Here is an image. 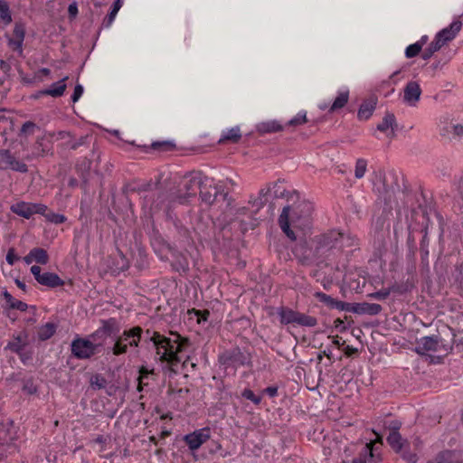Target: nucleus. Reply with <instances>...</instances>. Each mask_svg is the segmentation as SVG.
<instances>
[{"mask_svg": "<svg viewBox=\"0 0 463 463\" xmlns=\"http://www.w3.org/2000/svg\"><path fill=\"white\" fill-rule=\"evenodd\" d=\"M428 463H463V453L458 450H443L433 461Z\"/></svg>", "mask_w": 463, "mask_h": 463, "instance_id": "15", "label": "nucleus"}, {"mask_svg": "<svg viewBox=\"0 0 463 463\" xmlns=\"http://www.w3.org/2000/svg\"><path fill=\"white\" fill-rule=\"evenodd\" d=\"M210 433L209 428H203L186 434L184 440L191 450H196L210 439Z\"/></svg>", "mask_w": 463, "mask_h": 463, "instance_id": "11", "label": "nucleus"}, {"mask_svg": "<svg viewBox=\"0 0 463 463\" xmlns=\"http://www.w3.org/2000/svg\"><path fill=\"white\" fill-rule=\"evenodd\" d=\"M273 194L277 198L287 199V204L283 206L279 217V224L288 239L296 241L297 235L293 229L305 232L311 228L314 206L310 202L300 199L296 191H287L281 181L274 183Z\"/></svg>", "mask_w": 463, "mask_h": 463, "instance_id": "1", "label": "nucleus"}, {"mask_svg": "<svg viewBox=\"0 0 463 463\" xmlns=\"http://www.w3.org/2000/svg\"><path fill=\"white\" fill-rule=\"evenodd\" d=\"M33 255V260L39 264L45 265L49 262V255L43 248H33L31 250Z\"/></svg>", "mask_w": 463, "mask_h": 463, "instance_id": "35", "label": "nucleus"}, {"mask_svg": "<svg viewBox=\"0 0 463 463\" xmlns=\"http://www.w3.org/2000/svg\"><path fill=\"white\" fill-rule=\"evenodd\" d=\"M367 169V162L365 159L359 158L356 160L355 168H354V176L357 179H361L364 177Z\"/></svg>", "mask_w": 463, "mask_h": 463, "instance_id": "40", "label": "nucleus"}, {"mask_svg": "<svg viewBox=\"0 0 463 463\" xmlns=\"http://www.w3.org/2000/svg\"><path fill=\"white\" fill-rule=\"evenodd\" d=\"M203 181L201 172H194L185 175L179 184L178 189L170 194L171 200L178 203H186L190 198L196 195V190L201 187Z\"/></svg>", "mask_w": 463, "mask_h": 463, "instance_id": "3", "label": "nucleus"}, {"mask_svg": "<svg viewBox=\"0 0 463 463\" xmlns=\"http://www.w3.org/2000/svg\"><path fill=\"white\" fill-rule=\"evenodd\" d=\"M14 39H17V48H22L23 42L25 35V29L22 24H15L14 31Z\"/></svg>", "mask_w": 463, "mask_h": 463, "instance_id": "39", "label": "nucleus"}, {"mask_svg": "<svg viewBox=\"0 0 463 463\" xmlns=\"http://www.w3.org/2000/svg\"><path fill=\"white\" fill-rule=\"evenodd\" d=\"M220 362L226 365L236 366L238 364H244L246 357L242 354L240 349H234L227 352L220 356Z\"/></svg>", "mask_w": 463, "mask_h": 463, "instance_id": "16", "label": "nucleus"}, {"mask_svg": "<svg viewBox=\"0 0 463 463\" xmlns=\"http://www.w3.org/2000/svg\"><path fill=\"white\" fill-rule=\"evenodd\" d=\"M3 297L5 300L6 301V304L8 307L12 309H17L20 311H25L28 307L27 304L15 299L8 291H5L3 293Z\"/></svg>", "mask_w": 463, "mask_h": 463, "instance_id": "29", "label": "nucleus"}, {"mask_svg": "<svg viewBox=\"0 0 463 463\" xmlns=\"http://www.w3.org/2000/svg\"><path fill=\"white\" fill-rule=\"evenodd\" d=\"M293 254L303 265H312L321 262L319 254L317 252V246L313 238H300L293 248Z\"/></svg>", "mask_w": 463, "mask_h": 463, "instance_id": "5", "label": "nucleus"}, {"mask_svg": "<svg viewBox=\"0 0 463 463\" xmlns=\"http://www.w3.org/2000/svg\"><path fill=\"white\" fill-rule=\"evenodd\" d=\"M45 217L48 221L56 224L62 223L66 220V218L63 215L57 214L54 213H47L45 214Z\"/></svg>", "mask_w": 463, "mask_h": 463, "instance_id": "49", "label": "nucleus"}, {"mask_svg": "<svg viewBox=\"0 0 463 463\" xmlns=\"http://www.w3.org/2000/svg\"><path fill=\"white\" fill-rule=\"evenodd\" d=\"M315 297L318 301H320V302L324 303L325 305H326L327 307L333 308L335 299L333 298L331 296L326 295L323 292H316Z\"/></svg>", "mask_w": 463, "mask_h": 463, "instance_id": "43", "label": "nucleus"}, {"mask_svg": "<svg viewBox=\"0 0 463 463\" xmlns=\"http://www.w3.org/2000/svg\"><path fill=\"white\" fill-rule=\"evenodd\" d=\"M11 211L19 216L29 219L34 213L45 214L47 206L42 203L19 202L11 206Z\"/></svg>", "mask_w": 463, "mask_h": 463, "instance_id": "9", "label": "nucleus"}, {"mask_svg": "<svg viewBox=\"0 0 463 463\" xmlns=\"http://www.w3.org/2000/svg\"><path fill=\"white\" fill-rule=\"evenodd\" d=\"M337 231L331 230L314 237L317 246V252L319 254L321 262L337 251Z\"/></svg>", "mask_w": 463, "mask_h": 463, "instance_id": "6", "label": "nucleus"}, {"mask_svg": "<svg viewBox=\"0 0 463 463\" xmlns=\"http://www.w3.org/2000/svg\"><path fill=\"white\" fill-rule=\"evenodd\" d=\"M38 283L49 288H57L64 285V281L52 272L43 273Z\"/></svg>", "mask_w": 463, "mask_h": 463, "instance_id": "23", "label": "nucleus"}, {"mask_svg": "<svg viewBox=\"0 0 463 463\" xmlns=\"http://www.w3.org/2000/svg\"><path fill=\"white\" fill-rule=\"evenodd\" d=\"M155 252L161 258V260H169L172 251L175 249L164 240H155L153 242Z\"/></svg>", "mask_w": 463, "mask_h": 463, "instance_id": "19", "label": "nucleus"}, {"mask_svg": "<svg viewBox=\"0 0 463 463\" xmlns=\"http://www.w3.org/2000/svg\"><path fill=\"white\" fill-rule=\"evenodd\" d=\"M462 23L460 21H454L447 28H444L439 32L435 37L436 40H439V43L444 45L446 43L452 41L457 33L461 30Z\"/></svg>", "mask_w": 463, "mask_h": 463, "instance_id": "13", "label": "nucleus"}, {"mask_svg": "<svg viewBox=\"0 0 463 463\" xmlns=\"http://www.w3.org/2000/svg\"><path fill=\"white\" fill-rule=\"evenodd\" d=\"M120 261L121 265L117 269L118 271L125 270L126 269L128 268V262L123 256L120 257Z\"/></svg>", "mask_w": 463, "mask_h": 463, "instance_id": "64", "label": "nucleus"}, {"mask_svg": "<svg viewBox=\"0 0 463 463\" xmlns=\"http://www.w3.org/2000/svg\"><path fill=\"white\" fill-rule=\"evenodd\" d=\"M307 121L306 113H299L288 121L289 126L303 125Z\"/></svg>", "mask_w": 463, "mask_h": 463, "instance_id": "48", "label": "nucleus"}, {"mask_svg": "<svg viewBox=\"0 0 463 463\" xmlns=\"http://www.w3.org/2000/svg\"><path fill=\"white\" fill-rule=\"evenodd\" d=\"M278 314L280 317V323L283 325L298 324L307 327H314L317 325V319L315 317H311L290 308L281 307Z\"/></svg>", "mask_w": 463, "mask_h": 463, "instance_id": "7", "label": "nucleus"}, {"mask_svg": "<svg viewBox=\"0 0 463 463\" xmlns=\"http://www.w3.org/2000/svg\"><path fill=\"white\" fill-rule=\"evenodd\" d=\"M11 22L12 16L9 5L5 1L0 0V23H3L5 25H7Z\"/></svg>", "mask_w": 463, "mask_h": 463, "instance_id": "36", "label": "nucleus"}, {"mask_svg": "<svg viewBox=\"0 0 463 463\" xmlns=\"http://www.w3.org/2000/svg\"><path fill=\"white\" fill-rule=\"evenodd\" d=\"M41 267L39 266L33 265L31 267V272L37 282L40 281V278L43 275V273H41Z\"/></svg>", "mask_w": 463, "mask_h": 463, "instance_id": "60", "label": "nucleus"}, {"mask_svg": "<svg viewBox=\"0 0 463 463\" xmlns=\"http://www.w3.org/2000/svg\"><path fill=\"white\" fill-rule=\"evenodd\" d=\"M283 127L275 120L261 122L257 125V131L260 134L279 132Z\"/></svg>", "mask_w": 463, "mask_h": 463, "instance_id": "28", "label": "nucleus"}, {"mask_svg": "<svg viewBox=\"0 0 463 463\" xmlns=\"http://www.w3.org/2000/svg\"><path fill=\"white\" fill-rule=\"evenodd\" d=\"M384 426L390 430V432H399V430L402 427V422L395 420L388 422L387 424L385 423Z\"/></svg>", "mask_w": 463, "mask_h": 463, "instance_id": "55", "label": "nucleus"}, {"mask_svg": "<svg viewBox=\"0 0 463 463\" xmlns=\"http://www.w3.org/2000/svg\"><path fill=\"white\" fill-rule=\"evenodd\" d=\"M101 325V329L107 334L108 336L111 335H115L119 331L118 324L115 318H109L108 320H103Z\"/></svg>", "mask_w": 463, "mask_h": 463, "instance_id": "31", "label": "nucleus"}, {"mask_svg": "<svg viewBox=\"0 0 463 463\" xmlns=\"http://www.w3.org/2000/svg\"><path fill=\"white\" fill-rule=\"evenodd\" d=\"M381 311V305L375 303H359L352 307V312L356 314L377 315Z\"/></svg>", "mask_w": 463, "mask_h": 463, "instance_id": "21", "label": "nucleus"}, {"mask_svg": "<svg viewBox=\"0 0 463 463\" xmlns=\"http://www.w3.org/2000/svg\"><path fill=\"white\" fill-rule=\"evenodd\" d=\"M83 93V88L81 85L78 84L74 88L73 94L71 95V100L72 102H77L79 99L81 97Z\"/></svg>", "mask_w": 463, "mask_h": 463, "instance_id": "58", "label": "nucleus"}, {"mask_svg": "<svg viewBox=\"0 0 463 463\" xmlns=\"http://www.w3.org/2000/svg\"><path fill=\"white\" fill-rule=\"evenodd\" d=\"M143 330L140 326H135L129 330H125L117 340L118 342L127 343L128 346H137L141 340Z\"/></svg>", "mask_w": 463, "mask_h": 463, "instance_id": "14", "label": "nucleus"}, {"mask_svg": "<svg viewBox=\"0 0 463 463\" xmlns=\"http://www.w3.org/2000/svg\"><path fill=\"white\" fill-rule=\"evenodd\" d=\"M453 348V340L446 341L438 336H423L417 341L415 352L424 354L427 352L439 353L440 356L447 355Z\"/></svg>", "mask_w": 463, "mask_h": 463, "instance_id": "4", "label": "nucleus"}, {"mask_svg": "<svg viewBox=\"0 0 463 463\" xmlns=\"http://www.w3.org/2000/svg\"><path fill=\"white\" fill-rule=\"evenodd\" d=\"M153 373V370H148L146 367L145 366H142L140 369H139V377H138V386H137V391L138 392H141L143 387H142V380L143 378L145 377H147L148 374L152 373Z\"/></svg>", "mask_w": 463, "mask_h": 463, "instance_id": "51", "label": "nucleus"}, {"mask_svg": "<svg viewBox=\"0 0 463 463\" xmlns=\"http://www.w3.org/2000/svg\"><path fill=\"white\" fill-rule=\"evenodd\" d=\"M373 443H367L361 452L360 456L352 460V463H367L369 458H373Z\"/></svg>", "mask_w": 463, "mask_h": 463, "instance_id": "33", "label": "nucleus"}, {"mask_svg": "<svg viewBox=\"0 0 463 463\" xmlns=\"http://www.w3.org/2000/svg\"><path fill=\"white\" fill-rule=\"evenodd\" d=\"M67 79H68V77H64L61 80L52 84L49 89H45V90L38 91V93L35 95V97L39 98L40 96H43V95H49V96L57 98V97L62 96L66 90V84L64 83V81Z\"/></svg>", "mask_w": 463, "mask_h": 463, "instance_id": "17", "label": "nucleus"}, {"mask_svg": "<svg viewBox=\"0 0 463 463\" xmlns=\"http://www.w3.org/2000/svg\"><path fill=\"white\" fill-rule=\"evenodd\" d=\"M127 350H128L127 343H122V342H118V340H116L114 346L112 348L113 354L119 355V354H125L127 352Z\"/></svg>", "mask_w": 463, "mask_h": 463, "instance_id": "46", "label": "nucleus"}, {"mask_svg": "<svg viewBox=\"0 0 463 463\" xmlns=\"http://www.w3.org/2000/svg\"><path fill=\"white\" fill-rule=\"evenodd\" d=\"M16 260H18V257L14 253V249H9L6 254V261L8 264L13 265Z\"/></svg>", "mask_w": 463, "mask_h": 463, "instance_id": "59", "label": "nucleus"}, {"mask_svg": "<svg viewBox=\"0 0 463 463\" xmlns=\"http://www.w3.org/2000/svg\"><path fill=\"white\" fill-rule=\"evenodd\" d=\"M326 356L328 359L332 358V351L330 348L325 349L320 354H317V360L320 362L323 356Z\"/></svg>", "mask_w": 463, "mask_h": 463, "instance_id": "62", "label": "nucleus"}, {"mask_svg": "<svg viewBox=\"0 0 463 463\" xmlns=\"http://www.w3.org/2000/svg\"><path fill=\"white\" fill-rule=\"evenodd\" d=\"M386 439L388 444L397 453L402 452L403 446L408 444L407 441L402 439L400 432H390Z\"/></svg>", "mask_w": 463, "mask_h": 463, "instance_id": "27", "label": "nucleus"}, {"mask_svg": "<svg viewBox=\"0 0 463 463\" xmlns=\"http://www.w3.org/2000/svg\"><path fill=\"white\" fill-rule=\"evenodd\" d=\"M264 392L270 397H274L278 393V388L275 386H269L264 390Z\"/></svg>", "mask_w": 463, "mask_h": 463, "instance_id": "63", "label": "nucleus"}, {"mask_svg": "<svg viewBox=\"0 0 463 463\" xmlns=\"http://www.w3.org/2000/svg\"><path fill=\"white\" fill-rule=\"evenodd\" d=\"M219 190L216 186H204L200 192V197L203 203L212 205L218 197Z\"/></svg>", "mask_w": 463, "mask_h": 463, "instance_id": "26", "label": "nucleus"}, {"mask_svg": "<svg viewBox=\"0 0 463 463\" xmlns=\"http://www.w3.org/2000/svg\"><path fill=\"white\" fill-rule=\"evenodd\" d=\"M376 104H377L376 97H371L368 99L364 100L361 104V106L358 109V113H357L358 118L364 119V120L368 119L373 115V112L375 109Z\"/></svg>", "mask_w": 463, "mask_h": 463, "instance_id": "20", "label": "nucleus"}, {"mask_svg": "<svg viewBox=\"0 0 463 463\" xmlns=\"http://www.w3.org/2000/svg\"><path fill=\"white\" fill-rule=\"evenodd\" d=\"M393 290V288H385V289H381L375 293H373L372 295V297H373L374 298H377V299H385L389 297L390 293Z\"/></svg>", "mask_w": 463, "mask_h": 463, "instance_id": "54", "label": "nucleus"}, {"mask_svg": "<svg viewBox=\"0 0 463 463\" xmlns=\"http://www.w3.org/2000/svg\"><path fill=\"white\" fill-rule=\"evenodd\" d=\"M241 137V129L239 127L232 128L224 133L219 140V143H224L231 141L232 143H238Z\"/></svg>", "mask_w": 463, "mask_h": 463, "instance_id": "30", "label": "nucleus"}, {"mask_svg": "<svg viewBox=\"0 0 463 463\" xmlns=\"http://www.w3.org/2000/svg\"><path fill=\"white\" fill-rule=\"evenodd\" d=\"M422 49V43H415L409 45L405 50V55L407 58H413L417 56Z\"/></svg>", "mask_w": 463, "mask_h": 463, "instance_id": "42", "label": "nucleus"}, {"mask_svg": "<svg viewBox=\"0 0 463 463\" xmlns=\"http://www.w3.org/2000/svg\"><path fill=\"white\" fill-rule=\"evenodd\" d=\"M421 90L417 81H410L406 84L403 93V100L411 106H415L420 100Z\"/></svg>", "mask_w": 463, "mask_h": 463, "instance_id": "12", "label": "nucleus"}, {"mask_svg": "<svg viewBox=\"0 0 463 463\" xmlns=\"http://www.w3.org/2000/svg\"><path fill=\"white\" fill-rule=\"evenodd\" d=\"M100 343H93L90 339L78 338L71 343L72 354L80 359L90 358L96 353Z\"/></svg>", "mask_w": 463, "mask_h": 463, "instance_id": "8", "label": "nucleus"}, {"mask_svg": "<svg viewBox=\"0 0 463 463\" xmlns=\"http://www.w3.org/2000/svg\"><path fill=\"white\" fill-rule=\"evenodd\" d=\"M23 391L28 394H34L37 392V387L33 384L32 381H26L24 383Z\"/></svg>", "mask_w": 463, "mask_h": 463, "instance_id": "56", "label": "nucleus"}, {"mask_svg": "<svg viewBox=\"0 0 463 463\" xmlns=\"http://www.w3.org/2000/svg\"><path fill=\"white\" fill-rule=\"evenodd\" d=\"M402 457L403 459H405L409 463H416L418 460V457L416 454L406 451V450L402 452Z\"/></svg>", "mask_w": 463, "mask_h": 463, "instance_id": "57", "label": "nucleus"}, {"mask_svg": "<svg viewBox=\"0 0 463 463\" xmlns=\"http://www.w3.org/2000/svg\"><path fill=\"white\" fill-rule=\"evenodd\" d=\"M242 397H244L247 400L251 401L255 404H259L261 401L260 397H258L254 394V392L250 389H245L242 393Z\"/></svg>", "mask_w": 463, "mask_h": 463, "instance_id": "50", "label": "nucleus"}, {"mask_svg": "<svg viewBox=\"0 0 463 463\" xmlns=\"http://www.w3.org/2000/svg\"><path fill=\"white\" fill-rule=\"evenodd\" d=\"M107 385V381L104 377L99 374H95L90 378V386L94 390H100L105 388Z\"/></svg>", "mask_w": 463, "mask_h": 463, "instance_id": "41", "label": "nucleus"}, {"mask_svg": "<svg viewBox=\"0 0 463 463\" xmlns=\"http://www.w3.org/2000/svg\"><path fill=\"white\" fill-rule=\"evenodd\" d=\"M56 331V326L52 323H46L38 330V336L41 340H47L51 338Z\"/></svg>", "mask_w": 463, "mask_h": 463, "instance_id": "32", "label": "nucleus"}, {"mask_svg": "<svg viewBox=\"0 0 463 463\" xmlns=\"http://www.w3.org/2000/svg\"><path fill=\"white\" fill-rule=\"evenodd\" d=\"M175 338L171 339L160 335L158 332H153L150 341L156 349V354L162 362H167L170 364V371L176 373L175 366L181 362L179 353L190 344L189 339L182 337L178 334H173Z\"/></svg>", "mask_w": 463, "mask_h": 463, "instance_id": "2", "label": "nucleus"}, {"mask_svg": "<svg viewBox=\"0 0 463 463\" xmlns=\"http://www.w3.org/2000/svg\"><path fill=\"white\" fill-rule=\"evenodd\" d=\"M443 45L439 43V40L434 39L430 45L423 51L422 59L429 60L436 52H438Z\"/></svg>", "mask_w": 463, "mask_h": 463, "instance_id": "37", "label": "nucleus"}, {"mask_svg": "<svg viewBox=\"0 0 463 463\" xmlns=\"http://www.w3.org/2000/svg\"><path fill=\"white\" fill-rule=\"evenodd\" d=\"M107 337H108L107 334L104 332V330L101 329V327L98 328L93 334H91L90 335V339L93 343L99 342L100 344Z\"/></svg>", "mask_w": 463, "mask_h": 463, "instance_id": "45", "label": "nucleus"}, {"mask_svg": "<svg viewBox=\"0 0 463 463\" xmlns=\"http://www.w3.org/2000/svg\"><path fill=\"white\" fill-rule=\"evenodd\" d=\"M394 192L392 188H384V192L382 194V197L387 205H391L393 199Z\"/></svg>", "mask_w": 463, "mask_h": 463, "instance_id": "52", "label": "nucleus"}, {"mask_svg": "<svg viewBox=\"0 0 463 463\" xmlns=\"http://www.w3.org/2000/svg\"><path fill=\"white\" fill-rule=\"evenodd\" d=\"M269 188L260 189L256 196H251L249 204L251 207V211L253 213H257L268 202V194L269 193Z\"/></svg>", "mask_w": 463, "mask_h": 463, "instance_id": "18", "label": "nucleus"}, {"mask_svg": "<svg viewBox=\"0 0 463 463\" xmlns=\"http://www.w3.org/2000/svg\"><path fill=\"white\" fill-rule=\"evenodd\" d=\"M170 259H173L172 267L176 271H185L188 269V261L186 258L176 249L172 251Z\"/></svg>", "mask_w": 463, "mask_h": 463, "instance_id": "25", "label": "nucleus"}, {"mask_svg": "<svg viewBox=\"0 0 463 463\" xmlns=\"http://www.w3.org/2000/svg\"><path fill=\"white\" fill-rule=\"evenodd\" d=\"M0 169H11L20 173L28 171L27 165L22 161L17 160L9 150H0Z\"/></svg>", "mask_w": 463, "mask_h": 463, "instance_id": "10", "label": "nucleus"}, {"mask_svg": "<svg viewBox=\"0 0 463 463\" xmlns=\"http://www.w3.org/2000/svg\"><path fill=\"white\" fill-rule=\"evenodd\" d=\"M337 251L350 249L357 244V239L350 233H345L337 231Z\"/></svg>", "mask_w": 463, "mask_h": 463, "instance_id": "22", "label": "nucleus"}, {"mask_svg": "<svg viewBox=\"0 0 463 463\" xmlns=\"http://www.w3.org/2000/svg\"><path fill=\"white\" fill-rule=\"evenodd\" d=\"M50 151L49 146L44 143L43 138H38L33 145L31 155L26 156V159L38 158L46 156Z\"/></svg>", "mask_w": 463, "mask_h": 463, "instance_id": "24", "label": "nucleus"}, {"mask_svg": "<svg viewBox=\"0 0 463 463\" xmlns=\"http://www.w3.org/2000/svg\"><path fill=\"white\" fill-rule=\"evenodd\" d=\"M117 14V12H114V10L111 9L110 13L104 19V24H106V26H109L113 23Z\"/></svg>", "mask_w": 463, "mask_h": 463, "instance_id": "61", "label": "nucleus"}, {"mask_svg": "<svg viewBox=\"0 0 463 463\" xmlns=\"http://www.w3.org/2000/svg\"><path fill=\"white\" fill-rule=\"evenodd\" d=\"M354 305H351L349 303L339 301V300L335 299V303H334L333 308H335V309H338V310L352 311V307Z\"/></svg>", "mask_w": 463, "mask_h": 463, "instance_id": "53", "label": "nucleus"}, {"mask_svg": "<svg viewBox=\"0 0 463 463\" xmlns=\"http://www.w3.org/2000/svg\"><path fill=\"white\" fill-rule=\"evenodd\" d=\"M24 342L21 338V336L16 337L14 341L8 344V348L14 352H20L24 349Z\"/></svg>", "mask_w": 463, "mask_h": 463, "instance_id": "44", "label": "nucleus"}, {"mask_svg": "<svg viewBox=\"0 0 463 463\" xmlns=\"http://www.w3.org/2000/svg\"><path fill=\"white\" fill-rule=\"evenodd\" d=\"M396 124V119L393 114L392 113H386L385 116L383 118V121L378 124L377 129L379 131L384 132L389 128H392L393 125Z\"/></svg>", "mask_w": 463, "mask_h": 463, "instance_id": "38", "label": "nucleus"}, {"mask_svg": "<svg viewBox=\"0 0 463 463\" xmlns=\"http://www.w3.org/2000/svg\"><path fill=\"white\" fill-rule=\"evenodd\" d=\"M348 99L349 92L347 90L339 93V95L335 98L332 106L330 107V111L334 112L339 109L344 108L347 104Z\"/></svg>", "mask_w": 463, "mask_h": 463, "instance_id": "34", "label": "nucleus"}, {"mask_svg": "<svg viewBox=\"0 0 463 463\" xmlns=\"http://www.w3.org/2000/svg\"><path fill=\"white\" fill-rule=\"evenodd\" d=\"M36 128V125L32 121H26L23 124L20 134L21 135H32Z\"/></svg>", "mask_w": 463, "mask_h": 463, "instance_id": "47", "label": "nucleus"}]
</instances>
